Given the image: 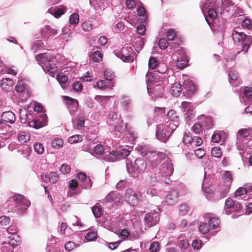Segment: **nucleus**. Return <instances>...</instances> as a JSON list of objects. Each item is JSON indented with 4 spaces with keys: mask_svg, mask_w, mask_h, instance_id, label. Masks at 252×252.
<instances>
[{
    "mask_svg": "<svg viewBox=\"0 0 252 252\" xmlns=\"http://www.w3.org/2000/svg\"><path fill=\"white\" fill-rule=\"evenodd\" d=\"M167 116L169 119L173 122H178L179 117L174 110H170L167 113Z\"/></svg>",
    "mask_w": 252,
    "mask_h": 252,
    "instance_id": "nucleus-43",
    "label": "nucleus"
},
{
    "mask_svg": "<svg viewBox=\"0 0 252 252\" xmlns=\"http://www.w3.org/2000/svg\"><path fill=\"white\" fill-rule=\"evenodd\" d=\"M104 159L105 161L110 162H115L119 160V155H118L117 151H113L107 155L105 154Z\"/></svg>",
    "mask_w": 252,
    "mask_h": 252,
    "instance_id": "nucleus-29",
    "label": "nucleus"
},
{
    "mask_svg": "<svg viewBox=\"0 0 252 252\" xmlns=\"http://www.w3.org/2000/svg\"><path fill=\"white\" fill-rule=\"evenodd\" d=\"M109 119L111 122V124H115L118 123L115 126V130L116 131H121L123 127V122L120 119V116L116 112L112 111L110 113Z\"/></svg>",
    "mask_w": 252,
    "mask_h": 252,
    "instance_id": "nucleus-12",
    "label": "nucleus"
},
{
    "mask_svg": "<svg viewBox=\"0 0 252 252\" xmlns=\"http://www.w3.org/2000/svg\"><path fill=\"white\" fill-rule=\"evenodd\" d=\"M34 151L39 154H42L44 151L43 145L41 143H36L34 145Z\"/></svg>",
    "mask_w": 252,
    "mask_h": 252,
    "instance_id": "nucleus-57",
    "label": "nucleus"
},
{
    "mask_svg": "<svg viewBox=\"0 0 252 252\" xmlns=\"http://www.w3.org/2000/svg\"><path fill=\"white\" fill-rule=\"evenodd\" d=\"M13 200L15 203L14 210L20 214H24L31 205L30 200L21 194H15Z\"/></svg>",
    "mask_w": 252,
    "mask_h": 252,
    "instance_id": "nucleus-5",
    "label": "nucleus"
},
{
    "mask_svg": "<svg viewBox=\"0 0 252 252\" xmlns=\"http://www.w3.org/2000/svg\"><path fill=\"white\" fill-rule=\"evenodd\" d=\"M115 55L125 62H132L133 60V51L132 48L126 47L121 51H115Z\"/></svg>",
    "mask_w": 252,
    "mask_h": 252,
    "instance_id": "nucleus-9",
    "label": "nucleus"
},
{
    "mask_svg": "<svg viewBox=\"0 0 252 252\" xmlns=\"http://www.w3.org/2000/svg\"><path fill=\"white\" fill-rule=\"evenodd\" d=\"M43 31L45 33H47L49 36H54L58 33L56 30L51 29L49 26H45Z\"/></svg>",
    "mask_w": 252,
    "mask_h": 252,
    "instance_id": "nucleus-44",
    "label": "nucleus"
},
{
    "mask_svg": "<svg viewBox=\"0 0 252 252\" xmlns=\"http://www.w3.org/2000/svg\"><path fill=\"white\" fill-rule=\"evenodd\" d=\"M82 141V136L80 135H74L69 137L68 141L70 144H75Z\"/></svg>",
    "mask_w": 252,
    "mask_h": 252,
    "instance_id": "nucleus-47",
    "label": "nucleus"
},
{
    "mask_svg": "<svg viewBox=\"0 0 252 252\" xmlns=\"http://www.w3.org/2000/svg\"><path fill=\"white\" fill-rule=\"evenodd\" d=\"M111 97V96H102L96 95L95 96L94 99L99 103L104 104L107 102Z\"/></svg>",
    "mask_w": 252,
    "mask_h": 252,
    "instance_id": "nucleus-51",
    "label": "nucleus"
},
{
    "mask_svg": "<svg viewBox=\"0 0 252 252\" xmlns=\"http://www.w3.org/2000/svg\"><path fill=\"white\" fill-rule=\"evenodd\" d=\"M79 22V16L77 14L73 13L69 18V22L71 25H77Z\"/></svg>",
    "mask_w": 252,
    "mask_h": 252,
    "instance_id": "nucleus-46",
    "label": "nucleus"
},
{
    "mask_svg": "<svg viewBox=\"0 0 252 252\" xmlns=\"http://www.w3.org/2000/svg\"><path fill=\"white\" fill-rule=\"evenodd\" d=\"M159 216L157 213H149L144 217V223L147 227H150L159 221Z\"/></svg>",
    "mask_w": 252,
    "mask_h": 252,
    "instance_id": "nucleus-14",
    "label": "nucleus"
},
{
    "mask_svg": "<svg viewBox=\"0 0 252 252\" xmlns=\"http://www.w3.org/2000/svg\"><path fill=\"white\" fill-rule=\"evenodd\" d=\"M14 83L13 81L8 78H3L0 84L1 89L5 92H8L11 90Z\"/></svg>",
    "mask_w": 252,
    "mask_h": 252,
    "instance_id": "nucleus-23",
    "label": "nucleus"
},
{
    "mask_svg": "<svg viewBox=\"0 0 252 252\" xmlns=\"http://www.w3.org/2000/svg\"><path fill=\"white\" fill-rule=\"evenodd\" d=\"M168 157L165 153L154 151L152 154L149 156L147 160L150 163L152 168H156L166 159Z\"/></svg>",
    "mask_w": 252,
    "mask_h": 252,
    "instance_id": "nucleus-7",
    "label": "nucleus"
},
{
    "mask_svg": "<svg viewBox=\"0 0 252 252\" xmlns=\"http://www.w3.org/2000/svg\"><path fill=\"white\" fill-rule=\"evenodd\" d=\"M147 166V164L143 158H137L133 163L129 160H126V167L128 172L133 177H136L143 173Z\"/></svg>",
    "mask_w": 252,
    "mask_h": 252,
    "instance_id": "nucleus-4",
    "label": "nucleus"
},
{
    "mask_svg": "<svg viewBox=\"0 0 252 252\" xmlns=\"http://www.w3.org/2000/svg\"><path fill=\"white\" fill-rule=\"evenodd\" d=\"M172 58L176 62V66L181 69L184 68L189 62L187 53L182 48L177 50L172 55Z\"/></svg>",
    "mask_w": 252,
    "mask_h": 252,
    "instance_id": "nucleus-6",
    "label": "nucleus"
},
{
    "mask_svg": "<svg viewBox=\"0 0 252 252\" xmlns=\"http://www.w3.org/2000/svg\"><path fill=\"white\" fill-rule=\"evenodd\" d=\"M107 85L105 81L102 80L97 81L96 83L94 85V88H97L99 90H104L107 88Z\"/></svg>",
    "mask_w": 252,
    "mask_h": 252,
    "instance_id": "nucleus-49",
    "label": "nucleus"
},
{
    "mask_svg": "<svg viewBox=\"0 0 252 252\" xmlns=\"http://www.w3.org/2000/svg\"><path fill=\"white\" fill-rule=\"evenodd\" d=\"M135 45L134 47H135V50L139 52L140 50H141L144 45V39L142 37H135Z\"/></svg>",
    "mask_w": 252,
    "mask_h": 252,
    "instance_id": "nucleus-34",
    "label": "nucleus"
},
{
    "mask_svg": "<svg viewBox=\"0 0 252 252\" xmlns=\"http://www.w3.org/2000/svg\"><path fill=\"white\" fill-rule=\"evenodd\" d=\"M125 199L131 205H136L139 201V193L131 189H128L126 190Z\"/></svg>",
    "mask_w": 252,
    "mask_h": 252,
    "instance_id": "nucleus-11",
    "label": "nucleus"
},
{
    "mask_svg": "<svg viewBox=\"0 0 252 252\" xmlns=\"http://www.w3.org/2000/svg\"><path fill=\"white\" fill-rule=\"evenodd\" d=\"M201 120H203L202 125L206 127L207 128H211L213 126V120L211 117H206L205 116H201L200 118Z\"/></svg>",
    "mask_w": 252,
    "mask_h": 252,
    "instance_id": "nucleus-32",
    "label": "nucleus"
},
{
    "mask_svg": "<svg viewBox=\"0 0 252 252\" xmlns=\"http://www.w3.org/2000/svg\"><path fill=\"white\" fill-rule=\"evenodd\" d=\"M66 10L67 7L65 6L62 5L61 7L50 8L48 10V12L58 18L64 14Z\"/></svg>",
    "mask_w": 252,
    "mask_h": 252,
    "instance_id": "nucleus-22",
    "label": "nucleus"
},
{
    "mask_svg": "<svg viewBox=\"0 0 252 252\" xmlns=\"http://www.w3.org/2000/svg\"><path fill=\"white\" fill-rule=\"evenodd\" d=\"M182 91V86L180 82H175L171 88V93L176 97L180 95Z\"/></svg>",
    "mask_w": 252,
    "mask_h": 252,
    "instance_id": "nucleus-28",
    "label": "nucleus"
},
{
    "mask_svg": "<svg viewBox=\"0 0 252 252\" xmlns=\"http://www.w3.org/2000/svg\"><path fill=\"white\" fill-rule=\"evenodd\" d=\"M203 129V126L199 122L195 123L191 127V130L196 134H200Z\"/></svg>",
    "mask_w": 252,
    "mask_h": 252,
    "instance_id": "nucleus-39",
    "label": "nucleus"
},
{
    "mask_svg": "<svg viewBox=\"0 0 252 252\" xmlns=\"http://www.w3.org/2000/svg\"><path fill=\"white\" fill-rule=\"evenodd\" d=\"M247 190L245 188H239L234 193V196L235 197H240L242 199L245 200H247L246 198V194L247 193Z\"/></svg>",
    "mask_w": 252,
    "mask_h": 252,
    "instance_id": "nucleus-30",
    "label": "nucleus"
},
{
    "mask_svg": "<svg viewBox=\"0 0 252 252\" xmlns=\"http://www.w3.org/2000/svg\"><path fill=\"white\" fill-rule=\"evenodd\" d=\"M243 27L250 29L252 27V21L250 19H246L242 22Z\"/></svg>",
    "mask_w": 252,
    "mask_h": 252,
    "instance_id": "nucleus-63",
    "label": "nucleus"
},
{
    "mask_svg": "<svg viewBox=\"0 0 252 252\" xmlns=\"http://www.w3.org/2000/svg\"><path fill=\"white\" fill-rule=\"evenodd\" d=\"M180 107L182 111L184 113L187 111H189L190 110H191L192 109L194 108L191 103L187 101L182 102Z\"/></svg>",
    "mask_w": 252,
    "mask_h": 252,
    "instance_id": "nucleus-41",
    "label": "nucleus"
},
{
    "mask_svg": "<svg viewBox=\"0 0 252 252\" xmlns=\"http://www.w3.org/2000/svg\"><path fill=\"white\" fill-rule=\"evenodd\" d=\"M44 47V43L41 40L36 41L32 45V49L34 52Z\"/></svg>",
    "mask_w": 252,
    "mask_h": 252,
    "instance_id": "nucleus-42",
    "label": "nucleus"
},
{
    "mask_svg": "<svg viewBox=\"0 0 252 252\" xmlns=\"http://www.w3.org/2000/svg\"><path fill=\"white\" fill-rule=\"evenodd\" d=\"M169 129L166 128V126L163 125H159L157 126L156 137L158 139L163 142H166L171 135Z\"/></svg>",
    "mask_w": 252,
    "mask_h": 252,
    "instance_id": "nucleus-10",
    "label": "nucleus"
},
{
    "mask_svg": "<svg viewBox=\"0 0 252 252\" xmlns=\"http://www.w3.org/2000/svg\"><path fill=\"white\" fill-rule=\"evenodd\" d=\"M244 94L247 98H252V87H246L244 90Z\"/></svg>",
    "mask_w": 252,
    "mask_h": 252,
    "instance_id": "nucleus-64",
    "label": "nucleus"
},
{
    "mask_svg": "<svg viewBox=\"0 0 252 252\" xmlns=\"http://www.w3.org/2000/svg\"><path fill=\"white\" fill-rule=\"evenodd\" d=\"M2 121L5 123L13 124L16 120L15 114L11 111H6L2 113L1 115Z\"/></svg>",
    "mask_w": 252,
    "mask_h": 252,
    "instance_id": "nucleus-25",
    "label": "nucleus"
},
{
    "mask_svg": "<svg viewBox=\"0 0 252 252\" xmlns=\"http://www.w3.org/2000/svg\"><path fill=\"white\" fill-rule=\"evenodd\" d=\"M228 77L229 79V82L230 84H231L233 86H236L235 85L232 84V82H231L230 80L231 81H236L237 80L238 77V73L235 70H230L229 71L228 73Z\"/></svg>",
    "mask_w": 252,
    "mask_h": 252,
    "instance_id": "nucleus-50",
    "label": "nucleus"
},
{
    "mask_svg": "<svg viewBox=\"0 0 252 252\" xmlns=\"http://www.w3.org/2000/svg\"><path fill=\"white\" fill-rule=\"evenodd\" d=\"M118 155H119V160L122 158H125L130 154V151L126 149H122L119 151H117Z\"/></svg>",
    "mask_w": 252,
    "mask_h": 252,
    "instance_id": "nucleus-48",
    "label": "nucleus"
},
{
    "mask_svg": "<svg viewBox=\"0 0 252 252\" xmlns=\"http://www.w3.org/2000/svg\"><path fill=\"white\" fill-rule=\"evenodd\" d=\"M220 225V220L218 218L211 217L209 221V227H212L213 229L217 228Z\"/></svg>",
    "mask_w": 252,
    "mask_h": 252,
    "instance_id": "nucleus-37",
    "label": "nucleus"
},
{
    "mask_svg": "<svg viewBox=\"0 0 252 252\" xmlns=\"http://www.w3.org/2000/svg\"><path fill=\"white\" fill-rule=\"evenodd\" d=\"M235 202V201H233V200L231 198H228L226 199L224 207V212L225 214L228 215L233 212V206Z\"/></svg>",
    "mask_w": 252,
    "mask_h": 252,
    "instance_id": "nucleus-27",
    "label": "nucleus"
},
{
    "mask_svg": "<svg viewBox=\"0 0 252 252\" xmlns=\"http://www.w3.org/2000/svg\"><path fill=\"white\" fill-rule=\"evenodd\" d=\"M137 12L138 15L141 17V22L142 23L146 22L147 17L145 15V9L143 6H139L137 8Z\"/></svg>",
    "mask_w": 252,
    "mask_h": 252,
    "instance_id": "nucleus-36",
    "label": "nucleus"
},
{
    "mask_svg": "<svg viewBox=\"0 0 252 252\" xmlns=\"http://www.w3.org/2000/svg\"><path fill=\"white\" fill-rule=\"evenodd\" d=\"M212 155L216 158H219L221 157L222 153L220 148L214 147L211 150Z\"/></svg>",
    "mask_w": 252,
    "mask_h": 252,
    "instance_id": "nucleus-54",
    "label": "nucleus"
},
{
    "mask_svg": "<svg viewBox=\"0 0 252 252\" xmlns=\"http://www.w3.org/2000/svg\"><path fill=\"white\" fill-rule=\"evenodd\" d=\"M178 243L181 252H191V248L188 240L185 238L184 235H181L178 238Z\"/></svg>",
    "mask_w": 252,
    "mask_h": 252,
    "instance_id": "nucleus-21",
    "label": "nucleus"
},
{
    "mask_svg": "<svg viewBox=\"0 0 252 252\" xmlns=\"http://www.w3.org/2000/svg\"><path fill=\"white\" fill-rule=\"evenodd\" d=\"M223 178L225 182L229 184L231 183L232 181V175L230 171H225L223 173Z\"/></svg>",
    "mask_w": 252,
    "mask_h": 252,
    "instance_id": "nucleus-53",
    "label": "nucleus"
},
{
    "mask_svg": "<svg viewBox=\"0 0 252 252\" xmlns=\"http://www.w3.org/2000/svg\"><path fill=\"white\" fill-rule=\"evenodd\" d=\"M63 141L62 139L58 137L55 138L52 141V146L56 149H61L63 145Z\"/></svg>",
    "mask_w": 252,
    "mask_h": 252,
    "instance_id": "nucleus-35",
    "label": "nucleus"
},
{
    "mask_svg": "<svg viewBox=\"0 0 252 252\" xmlns=\"http://www.w3.org/2000/svg\"><path fill=\"white\" fill-rule=\"evenodd\" d=\"M80 186L82 189H90L92 186V182L89 177Z\"/></svg>",
    "mask_w": 252,
    "mask_h": 252,
    "instance_id": "nucleus-52",
    "label": "nucleus"
},
{
    "mask_svg": "<svg viewBox=\"0 0 252 252\" xmlns=\"http://www.w3.org/2000/svg\"><path fill=\"white\" fill-rule=\"evenodd\" d=\"M15 90L20 93V99L21 101H26L29 97V94L26 91L24 82L19 80L15 86Z\"/></svg>",
    "mask_w": 252,
    "mask_h": 252,
    "instance_id": "nucleus-15",
    "label": "nucleus"
},
{
    "mask_svg": "<svg viewBox=\"0 0 252 252\" xmlns=\"http://www.w3.org/2000/svg\"><path fill=\"white\" fill-rule=\"evenodd\" d=\"M159 249L158 243L157 242H153L151 243L149 250L151 252H157L159 250Z\"/></svg>",
    "mask_w": 252,
    "mask_h": 252,
    "instance_id": "nucleus-56",
    "label": "nucleus"
},
{
    "mask_svg": "<svg viewBox=\"0 0 252 252\" xmlns=\"http://www.w3.org/2000/svg\"><path fill=\"white\" fill-rule=\"evenodd\" d=\"M42 68L46 73L49 74L51 76H54L58 68L56 64L53 61L43 64Z\"/></svg>",
    "mask_w": 252,
    "mask_h": 252,
    "instance_id": "nucleus-20",
    "label": "nucleus"
},
{
    "mask_svg": "<svg viewBox=\"0 0 252 252\" xmlns=\"http://www.w3.org/2000/svg\"><path fill=\"white\" fill-rule=\"evenodd\" d=\"M179 192L177 189H173L166 195L165 202L169 205L176 204L178 199Z\"/></svg>",
    "mask_w": 252,
    "mask_h": 252,
    "instance_id": "nucleus-19",
    "label": "nucleus"
},
{
    "mask_svg": "<svg viewBox=\"0 0 252 252\" xmlns=\"http://www.w3.org/2000/svg\"><path fill=\"white\" fill-rule=\"evenodd\" d=\"M182 88L186 90L189 94H192L196 90V86L191 80L185 79Z\"/></svg>",
    "mask_w": 252,
    "mask_h": 252,
    "instance_id": "nucleus-24",
    "label": "nucleus"
},
{
    "mask_svg": "<svg viewBox=\"0 0 252 252\" xmlns=\"http://www.w3.org/2000/svg\"><path fill=\"white\" fill-rule=\"evenodd\" d=\"M232 37L234 42L240 44L241 46V50L237 52V54H240L242 52L246 53L252 43V36L247 35L243 32H239L234 30L232 32Z\"/></svg>",
    "mask_w": 252,
    "mask_h": 252,
    "instance_id": "nucleus-3",
    "label": "nucleus"
},
{
    "mask_svg": "<svg viewBox=\"0 0 252 252\" xmlns=\"http://www.w3.org/2000/svg\"><path fill=\"white\" fill-rule=\"evenodd\" d=\"M146 78L147 91L148 93H150L152 85H154L155 83H159V76L158 75L156 71H148L146 75Z\"/></svg>",
    "mask_w": 252,
    "mask_h": 252,
    "instance_id": "nucleus-13",
    "label": "nucleus"
},
{
    "mask_svg": "<svg viewBox=\"0 0 252 252\" xmlns=\"http://www.w3.org/2000/svg\"><path fill=\"white\" fill-rule=\"evenodd\" d=\"M99 206L98 203H96L92 209L93 214L95 218H99L102 214V211Z\"/></svg>",
    "mask_w": 252,
    "mask_h": 252,
    "instance_id": "nucleus-40",
    "label": "nucleus"
},
{
    "mask_svg": "<svg viewBox=\"0 0 252 252\" xmlns=\"http://www.w3.org/2000/svg\"><path fill=\"white\" fill-rule=\"evenodd\" d=\"M166 159L160 165L159 171L156 173V178L158 181L169 184L171 182L169 177L173 172V166L169 158L167 157Z\"/></svg>",
    "mask_w": 252,
    "mask_h": 252,
    "instance_id": "nucleus-2",
    "label": "nucleus"
},
{
    "mask_svg": "<svg viewBox=\"0 0 252 252\" xmlns=\"http://www.w3.org/2000/svg\"><path fill=\"white\" fill-rule=\"evenodd\" d=\"M222 3L221 0H201L200 6L205 18V20L209 26L213 23L217 17L219 8Z\"/></svg>",
    "mask_w": 252,
    "mask_h": 252,
    "instance_id": "nucleus-1",
    "label": "nucleus"
},
{
    "mask_svg": "<svg viewBox=\"0 0 252 252\" xmlns=\"http://www.w3.org/2000/svg\"><path fill=\"white\" fill-rule=\"evenodd\" d=\"M102 58V54L99 51L95 52L92 55L93 60L95 62H99Z\"/></svg>",
    "mask_w": 252,
    "mask_h": 252,
    "instance_id": "nucleus-62",
    "label": "nucleus"
},
{
    "mask_svg": "<svg viewBox=\"0 0 252 252\" xmlns=\"http://www.w3.org/2000/svg\"><path fill=\"white\" fill-rule=\"evenodd\" d=\"M165 88L162 82L158 83L153 87H152L151 92L149 94L153 96L158 97H162L164 93Z\"/></svg>",
    "mask_w": 252,
    "mask_h": 252,
    "instance_id": "nucleus-17",
    "label": "nucleus"
},
{
    "mask_svg": "<svg viewBox=\"0 0 252 252\" xmlns=\"http://www.w3.org/2000/svg\"><path fill=\"white\" fill-rule=\"evenodd\" d=\"M104 76L106 79L111 80L114 77V72L110 69H106L104 72Z\"/></svg>",
    "mask_w": 252,
    "mask_h": 252,
    "instance_id": "nucleus-61",
    "label": "nucleus"
},
{
    "mask_svg": "<svg viewBox=\"0 0 252 252\" xmlns=\"http://www.w3.org/2000/svg\"><path fill=\"white\" fill-rule=\"evenodd\" d=\"M135 150L141 156L145 157L147 159L149 156L152 154V153L154 151L149 145L143 144L138 145L136 147Z\"/></svg>",
    "mask_w": 252,
    "mask_h": 252,
    "instance_id": "nucleus-18",
    "label": "nucleus"
},
{
    "mask_svg": "<svg viewBox=\"0 0 252 252\" xmlns=\"http://www.w3.org/2000/svg\"><path fill=\"white\" fill-rule=\"evenodd\" d=\"M179 210L180 215H185L188 212L189 208L187 204H182L179 206Z\"/></svg>",
    "mask_w": 252,
    "mask_h": 252,
    "instance_id": "nucleus-59",
    "label": "nucleus"
},
{
    "mask_svg": "<svg viewBox=\"0 0 252 252\" xmlns=\"http://www.w3.org/2000/svg\"><path fill=\"white\" fill-rule=\"evenodd\" d=\"M17 227L15 225H11L7 228V234L5 233L4 235L9 239L8 245H11L13 247L18 245V243L20 241V238L17 235Z\"/></svg>",
    "mask_w": 252,
    "mask_h": 252,
    "instance_id": "nucleus-8",
    "label": "nucleus"
},
{
    "mask_svg": "<svg viewBox=\"0 0 252 252\" xmlns=\"http://www.w3.org/2000/svg\"><path fill=\"white\" fill-rule=\"evenodd\" d=\"M199 230L201 233L206 234L209 232V226L206 223H202L199 226Z\"/></svg>",
    "mask_w": 252,
    "mask_h": 252,
    "instance_id": "nucleus-58",
    "label": "nucleus"
},
{
    "mask_svg": "<svg viewBox=\"0 0 252 252\" xmlns=\"http://www.w3.org/2000/svg\"><path fill=\"white\" fill-rule=\"evenodd\" d=\"M81 27L85 32H89L93 29V25L89 22H85L82 24Z\"/></svg>",
    "mask_w": 252,
    "mask_h": 252,
    "instance_id": "nucleus-60",
    "label": "nucleus"
},
{
    "mask_svg": "<svg viewBox=\"0 0 252 252\" xmlns=\"http://www.w3.org/2000/svg\"><path fill=\"white\" fill-rule=\"evenodd\" d=\"M158 65L157 59L154 57H151L149 61V67L151 69H155Z\"/></svg>",
    "mask_w": 252,
    "mask_h": 252,
    "instance_id": "nucleus-55",
    "label": "nucleus"
},
{
    "mask_svg": "<svg viewBox=\"0 0 252 252\" xmlns=\"http://www.w3.org/2000/svg\"><path fill=\"white\" fill-rule=\"evenodd\" d=\"M19 141L21 143L27 142L30 139V134L25 131H20L18 135Z\"/></svg>",
    "mask_w": 252,
    "mask_h": 252,
    "instance_id": "nucleus-31",
    "label": "nucleus"
},
{
    "mask_svg": "<svg viewBox=\"0 0 252 252\" xmlns=\"http://www.w3.org/2000/svg\"><path fill=\"white\" fill-rule=\"evenodd\" d=\"M30 127H32L36 129H38L43 126V124L38 120H33L28 123Z\"/></svg>",
    "mask_w": 252,
    "mask_h": 252,
    "instance_id": "nucleus-45",
    "label": "nucleus"
},
{
    "mask_svg": "<svg viewBox=\"0 0 252 252\" xmlns=\"http://www.w3.org/2000/svg\"><path fill=\"white\" fill-rule=\"evenodd\" d=\"M106 0H90V3L91 5L94 6V8H101L104 6Z\"/></svg>",
    "mask_w": 252,
    "mask_h": 252,
    "instance_id": "nucleus-38",
    "label": "nucleus"
},
{
    "mask_svg": "<svg viewBox=\"0 0 252 252\" xmlns=\"http://www.w3.org/2000/svg\"><path fill=\"white\" fill-rule=\"evenodd\" d=\"M64 101L67 104V108L71 115H74L78 111V102L77 100L68 96H64Z\"/></svg>",
    "mask_w": 252,
    "mask_h": 252,
    "instance_id": "nucleus-16",
    "label": "nucleus"
},
{
    "mask_svg": "<svg viewBox=\"0 0 252 252\" xmlns=\"http://www.w3.org/2000/svg\"><path fill=\"white\" fill-rule=\"evenodd\" d=\"M192 139L193 137H191L190 132L189 131H185L184 133L182 139V141L184 144L187 146H189L192 144Z\"/></svg>",
    "mask_w": 252,
    "mask_h": 252,
    "instance_id": "nucleus-33",
    "label": "nucleus"
},
{
    "mask_svg": "<svg viewBox=\"0 0 252 252\" xmlns=\"http://www.w3.org/2000/svg\"><path fill=\"white\" fill-rule=\"evenodd\" d=\"M36 60L42 66L43 64L51 62V56L46 53L40 54L36 56Z\"/></svg>",
    "mask_w": 252,
    "mask_h": 252,
    "instance_id": "nucleus-26",
    "label": "nucleus"
}]
</instances>
